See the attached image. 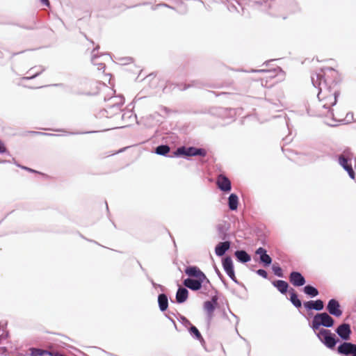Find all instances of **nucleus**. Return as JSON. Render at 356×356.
<instances>
[{"mask_svg": "<svg viewBox=\"0 0 356 356\" xmlns=\"http://www.w3.org/2000/svg\"><path fill=\"white\" fill-rule=\"evenodd\" d=\"M337 351L344 356H356V344L343 342L338 347Z\"/></svg>", "mask_w": 356, "mask_h": 356, "instance_id": "5", "label": "nucleus"}, {"mask_svg": "<svg viewBox=\"0 0 356 356\" xmlns=\"http://www.w3.org/2000/svg\"><path fill=\"white\" fill-rule=\"evenodd\" d=\"M319 337L327 348H333L335 346L337 341L330 330L325 329L321 330L319 332Z\"/></svg>", "mask_w": 356, "mask_h": 356, "instance_id": "6", "label": "nucleus"}, {"mask_svg": "<svg viewBox=\"0 0 356 356\" xmlns=\"http://www.w3.org/2000/svg\"><path fill=\"white\" fill-rule=\"evenodd\" d=\"M256 254L259 255L260 261L264 266H269L272 263L271 257L266 253V250L263 248H259L256 252Z\"/></svg>", "mask_w": 356, "mask_h": 356, "instance_id": "15", "label": "nucleus"}, {"mask_svg": "<svg viewBox=\"0 0 356 356\" xmlns=\"http://www.w3.org/2000/svg\"><path fill=\"white\" fill-rule=\"evenodd\" d=\"M272 268L273 273L277 276L280 277H282L284 276L282 269L279 266L273 265Z\"/></svg>", "mask_w": 356, "mask_h": 356, "instance_id": "27", "label": "nucleus"}, {"mask_svg": "<svg viewBox=\"0 0 356 356\" xmlns=\"http://www.w3.org/2000/svg\"><path fill=\"white\" fill-rule=\"evenodd\" d=\"M304 292L307 295L312 297H315L318 295V290L315 287L310 285H307L304 287Z\"/></svg>", "mask_w": 356, "mask_h": 356, "instance_id": "24", "label": "nucleus"}, {"mask_svg": "<svg viewBox=\"0 0 356 356\" xmlns=\"http://www.w3.org/2000/svg\"><path fill=\"white\" fill-rule=\"evenodd\" d=\"M273 285L282 294H285L289 289V284L284 280H275L272 282Z\"/></svg>", "mask_w": 356, "mask_h": 356, "instance_id": "18", "label": "nucleus"}, {"mask_svg": "<svg viewBox=\"0 0 356 356\" xmlns=\"http://www.w3.org/2000/svg\"><path fill=\"white\" fill-rule=\"evenodd\" d=\"M230 248V243L229 241L219 243L215 248L216 254L221 257L225 254L227 250Z\"/></svg>", "mask_w": 356, "mask_h": 356, "instance_id": "17", "label": "nucleus"}, {"mask_svg": "<svg viewBox=\"0 0 356 356\" xmlns=\"http://www.w3.org/2000/svg\"><path fill=\"white\" fill-rule=\"evenodd\" d=\"M44 5L49 6V0H40Z\"/></svg>", "mask_w": 356, "mask_h": 356, "instance_id": "33", "label": "nucleus"}, {"mask_svg": "<svg viewBox=\"0 0 356 356\" xmlns=\"http://www.w3.org/2000/svg\"><path fill=\"white\" fill-rule=\"evenodd\" d=\"M217 300L218 298L216 296H214L212 298L211 300L206 301L204 303V308L209 318H211L213 316V312L218 305Z\"/></svg>", "mask_w": 356, "mask_h": 356, "instance_id": "14", "label": "nucleus"}, {"mask_svg": "<svg viewBox=\"0 0 356 356\" xmlns=\"http://www.w3.org/2000/svg\"><path fill=\"white\" fill-rule=\"evenodd\" d=\"M222 266L227 275L234 282H236V277L234 270L233 262L229 257H225L222 261Z\"/></svg>", "mask_w": 356, "mask_h": 356, "instance_id": "9", "label": "nucleus"}, {"mask_svg": "<svg viewBox=\"0 0 356 356\" xmlns=\"http://www.w3.org/2000/svg\"><path fill=\"white\" fill-rule=\"evenodd\" d=\"M56 355H57V356H63V355H58V354H56Z\"/></svg>", "mask_w": 356, "mask_h": 356, "instance_id": "36", "label": "nucleus"}, {"mask_svg": "<svg viewBox=\"0 0 356 356\" xmlns=\"http://www.w3.org/2000/svg\"><path fill=\"white\" fill-rule=\"evenodd\" d=\"M290 293V301L297 308H300L302 306L301 301L298 299V295L296 294L293 289H291Z\"/></svg>", "mask_w": 356, "mask_h": 356, "instance_id": "22", "label": "nucleus"}, {"mask_svg": "<svg viewBox=\"0 0 356 356\" xmlns=\"http://www.w3.org/2000/svg\"><path fill=\"white\" fill-rule=\"evenodd\" d=\"M31 356H44V355H53V353L49 352L47 350H44L38 348H32L31 350Z\"/></svg>", "mask_w": 356, "mask_h": 356, "instance_id": "25", "label": "nucleus"}, {"mask_svg": "<svg viewBox=\"0 0 356 356\" xmlns=\"http://www.w3.org/2000/svg\"><path fill=\"white\" fill-rule=\"evenodd\" d=\"M97 65L99 70H102L105 67V65L104 63H99Z\"/></svg>", "mask_w": 356, "mask_h": 356, "instance_id": "32", "label": "nucleus"}, {"mask_svg": "<svg viewBox=\"0 0 356 356\" xmlns=\"http://www.w3.org/2000/svg\"><path fill=\"white\" fill-rule=\"evenodd\" d=\"M207 154V152L204 149H197L195 147H179L176 152H175V155H184V156H197L200 155L202 156H205Z\"/></svg>", "mask_w": 356, "mask_h": 356, "instance_id": "4", "label": "nucleus"}, {"mask_svg": "<svg viewBox=\"0 0 356 356\" xmlns=\"http://www.w3.org/2000/svg\"><path fill=\"white\" fill-rule=\"evenodd\" d=\"M6 149L4 145L1 142H0V153H3L6 152Z\"/></svg>", "mask_w": 356, "mask_h": 356, "instance_id": "31", "label": "nucleus"}, {"mask_svg": "<svg viewBox=\"0 0 356 356\" xmlns=\"http://www.w3.org/2000/svg\"><path fill=\"white\" fill-rule=\"evenodd\" d=\"M304 306L307 309H315L317 311L322 310L324 307L323 302L321 300L316 301L310 300L304 303Z\"/></svg>", "mask_w": 356, "mask_h": 356, "instance_id": "16", "label": "nucleus"}, {"mask_svg": "<svg viewBox=\"0 0 356 356\" xmlns=\"http://www.w3.org/2000/svg\"><path fill=\"white\" fill-rule=\"evenodd\" d=\"M170 147L165 145H159L156 148V153L160 155H165L170 152Z\"/></svg>", "mask_w": 356, "mask_h": 356, "instance_id": "26", "label": "nucleus"}, {"mask_svg": "<svg viewBox=\"0 0 356 356\" xmlns=\"http://www.w3.org/2000/svg\"><path fill=\"white\" fill-rule=\"evenodd\" d=\"M334 319L329 314L323 312L314 316L312 327L314 330H318L321 325L330 327L334 325Z\"/></svg>", "mask_w": 356, "mask_h": 356, "instance_id": "2", "label": "nucleus"}, {"mask_svg": "<svg viewBox=\"0 0 356 356\" xmlns=\"http://www.w3.org/2000/svg\"><path fill=\"white\" fill-rule=\"evenodd\" d=\"M190 332L191 334H194L197 339H202V337L200 332H199V330L197 329L196 327L191 326L190 328Z\"/></svg>", "mask_w": 356, "mask_h": 356, "instance_id": "28", "label": "nucleus"}, {"mask_svg": "<svg viewBox=\"0 0 356 356\" xmlns=\"http://www.w3.org/2000/svg\"><path fill=\"white\" fill-rule=\"evenodd\" d=\"M22 168L28 172H33V173H39L38 171L33 170L28 167L22 166Z\"/></svg>", "mask_w": 356, "mask_h": 356, "instance_id": "30", "label": "nucleus"}, {"mask_svg": "<svg viewBox=\"0 0 356 356\" xmlns=\"http://www.w3.org/2000/svg\"><path fill=\"white\" fill-rule=\"evenodd\" d=\"M336 332L343 339L348 340L350 339L351 330L348 324H341L337 327Z\"/></svg>", "mask_w": 356, "mask_h": 356, "instance_id": "13", "label": "nucleus"}, {"mask_svg": "<svg viewBox=\"0 0 356 356\" xmlns=\"http://www.w3.org/2000/svg\"><path fill=\"white\" fill-rule=\"evenodd\" d=\"M37 134H44L43 133H41V132H38Z\"/></svg>", "mask_w": 356, "mask_h": 356, "instance_id": "35", "label": "nucleus"}, {"mask_svg": "<svg viewBox=\"0 0 356 356\" xmlns=\"http://www.w3.org/2000/svg\"><path fill=\"white\" fill-rule=\"evenodd\" d=\"M185 273L194 279L207 280V282H209L204 273L200 270V269L196 266H189L185 269Z\"/></svg>", "mask_w": 356, "mask_h": 356, "instance_id": "8", "label": "nucleus"}, {"mask_svg": "<svg viewBox=\"0 0 356 356\" xmlns=\"http://www.w3.org/2000/svg\"><path fill=\"white\" fill-rule=\"evenodd\" d=\"M327 309L330 314L337 317H339L342 314V311L340 309V305L335 299H331L328 302Z\"/></svg>", "mask_w": 356, "mask_h": 356, "instance_id": "11", "label": "nucleus"}, {"mask_svg": "<svg viewBox=\"0 0 356 356\" xmlns=\"http://www.w3.org/2000/svg\"><path fill=\"white\" fill-rule=\"evenodd\" d=\"M204 282H207V280L194 278H187L184 280L183 284L186 287L193 291H197L202 288V284Z\"/></svg>", "mask_w": 356, "mask_h": 356, "instance_id": "10", "label": "nucleus"}, {"mask_svg": "<svg viewBox=\"0 0 356 356\" xmlns=\"http://www.w3.org/2000/svg\"><path fill=\"white\" fill-rule=\"evenodd\" d=\"M216 185L222 191L228 193L232 189L230 180L224 175H219L216 178Z\"/></svg>", "mask_w": 356, "mask_h": 356, "instance_id": "7", "label": "nucleus"}, {"mask_svg": "<svg viewBox=\"0 0 356 356\" xmlns=\"http://www.w3.org/2000/svg\"><path fill=\"white\" fill-rule=\"evenodd\" d=\"M290 282L296 287L303 286L306 281L305 277L299 272L293 271L289 275Z\"/></svg>", "mask_w": 356, "mask_h": 356, "instance_id": "12", "label": "nucleus"}, {"mask_svg": "<svg viewBox=\"0 0 356 356\" xmlns=\"http://www.w3.org/2000/svg\"><path fill=\"white\" fill-rule=\"evenodd\" d=\"M188 296V291L186 289L180 287L176 293V300L178 303L184 302Z\"/></svg>", "mask_w": 356, "mask_h": 356, "instance_id": "19", "label": "nucleus"}, {"mask_svg": "<svg viewBox=\"0 0 356 356\" xmlns=\"http://www.w3.org/2000/svg\"><path fill=\"white\" fill-rule=\"evenodd\" d=\"M159 308L162 312L165 311L168 307V300L166 295L162 293L158 297Z\"/></svg>", "mask_w": 356, "mask_h": 356, "instance_id": "20", "label": "nucleus"}, {"mask_svg": "<svg viewBox=\"0 0 356 356\" xmlns=\"http://www.w3.org/2000/svg\"><path fill=\"white\" fill-rule=\"evenodd\" d=\"M235 256L241 262L245 263L250 261V256L244 250H237L235 252Z\"/></svg>", "mask_w": 356, "mask_h": 356, "instance_id": "23", "label": "nucleus"}, {"mask_svg": "<svg viewBox=\"0 0 356 356\" xmlns=\"http://www.w3.org/2000/svg\"><path fill=\"white\" fill-rule=\"evenodd\" d=\"M92 63H94L95 65H98L99 63H95V60H92Z\"/></svg>", "mask_w": 356, "mask_h": 356, "instance_id": "34", "label": "nucleus"}, {"mask_svg": "<svg viewBox=\"0 0 356 356\" xmlns=\"http://www.w3.org/2000/svg\"><path fill=\"white\" fill-rule=\"evenodd\" d=\"M238 204V196L234 193L231 194L228 198L229 208L232 211L236 210L237 209Z\"/></svg>", "mask_w": 356, "mask_h": 356, "instance_id": "21", "label": "nucleus"}, {"mask_svg": "<svg viewBox=\"0 0 356 356\" xmlns=\"http://www.w3.org/2000/svg\"><path fill=\"white\" fill-rule=\"evenodd\" d=\"M314 85H316L319 88L318 93V99L323 107L325 108H331L337 103V98L340 94V90L336 83L332 86H327L323 76L320 74L315 73L312 76Z\"/></svg>", "mask_w": 356, "mask_h": 356, "instance_id": "1", "label": "nucleus"}, {"mask_svg": "<svg viewBox=\"0 0 356 356\" xmlns=\"http://www.w3.org/2000/svg\"><path fill=\"white\" fill-rule=\"evenodd\" d=\"M352 154L344 152L339 156V164L348 172L352 179H355V172L352 167Z\"/></svg>", "mask_w": 356, "mask_h": 356, "instance_id": "3", "label": "nucleus"}, {"mask_svg": "<svg viewBox=\"0 0 356 356\" xmlns=\"http://www.w3.org/2000/svg\"><path fill=\"white\" fill-rule=\"evenodd\" d=\"M257 273L259 275H260V276L263 277L264 278H266H266L268 277V273H267V272H266L265 270H264V269H259V270H257Z\"/></svg>", "mask_w": 356, "mask_h": 356, "instance_id": "29", "label": "nucleus"}]
</instances>
